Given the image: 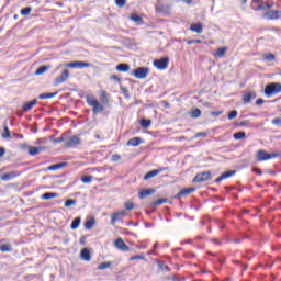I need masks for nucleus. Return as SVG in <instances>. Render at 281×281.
Segmentation results:
<instances>
[{"mask_svg":"<svg viewBox=\"0 0 281 281\" xmlns=\"http://www.w3.org/2000/svg\"><path fill=\"white\" fill-rule=\"evenodd\" d=\"M250 8L255 10V12H262V11L271 10V8H273V2H263L262 0H252Z\"/></svg>","mask_w":281,"mask_h":281,"instance_id":"f257e3e1","label":"nucleus"},{"mask_svg":"<svg viewBox=\"0 0 281 281\" xmlns=\"http://www.w3.org/2000/svg\"><path fill=\"white\" fill-rule=\"evenodd\" d=\"M87 104H89V106H92V111L93 113H102L104 111V105L100 104V102H98V99H95L94 97H87Z\"/></svg>","mask_w":281,"mask_h":281,"instance_id":"f03ea898","label":"nucleus"},{"mask_svg":"<svg viewBox=\"0 0 281 281\" xmlns=\"http://www.w3.org/2000/svg\"><path fill=\"white\" fill-rule=\"evenodd\" d=\"M281 92V83H268L265 88V95L271 98V95H277Z\"/></svg>","mask_w":281,"mask_h":281,"instance_id":"7ed1b4c3","label":"nucleus"},{"mask_svg":"<svg viewBox=\"0 0 281 281\" xmlns=\"http://www.w3.org/2000/svg\"><path fill=\"white\" fill-rule=\"evenodd\" d=\"M262 19H266L267 21H276L281 19V11L268 10L262 14Z\"/></svg>","mask_w":281,"mask_h":281,"instance_id":"20e7f679","label":"nucleus"},{"mask_svg":"<svg viewBox=\"0 0 281 281\" xmlns=\"http://www.w3.org/2000/svg\"><path fill=\"white\" fill-rule=\"evenodd\" d=\"M148 74V68L138 67L132 72V76H134V78H137V80H144V78H147Z\"/></svg>","mask_w":281,"mask_h":281,"instance_id":"39448f33","label":"nucleus"},{"mask_svg":"<svg viewBox=\"0 0 281 281\" xmlns=\"http://www.w3.org/2000/svg\"><path fill=\"white\" fill-rule=\"evenodd\" d=\"M170 61V59H168V57H162L160 59H155L154 60V67H156V69H159L160 71H164V69H168V63Z\"/></svg>","mask_w":281,"mask_h":281,"instance_id":"423d86ee","label":"nucleus"},{"mask_svg":"<svg viewBox=\"0 0 281 281\" xmlns=\"http://www.w3.org/2000/svg\"><path fill=\"white\" fill-rule=\"evenodd\" d=\"M65 67H69L70 69H85L91 67V64L87 61H72L65 64Z\"/></svg>","mask_w":281,"mask_h":281,"instance_id":"0eeeda50","label":"nucleus"},{"mask_svg":"<svg viewBox=\"0 0 281 281\" xmlns=\"http://www.w3.org/2000/svg\"><path fill=\"white\" fill-rule=\"evenodd\" d=\"M276 157H278V154H267L265 150H259L257 153L258 161H269V159H276Z\"/></svg>","mask_w":281,"mask_h":281,"instance_id":"6e6552de","label":"nucleus"},{"mask_svg":"<svg viewBox=\"0 0 281 281\" xmlns=\"http://www.w3.org/2000/svg\"><path fill=\"white\" fill-rule=\"evenodd\" d=\"M210 175H212V172H210V171H203V172L198 173L193 178V183H203V182L207 181V179H210Z\"/></svg>","mask_w":281,"mask_h":281,"instance_id":"1a4fd4ad","label":"nucleus"},{"mask_svg":"<svg viewBox=\"0 0 281 281\" xmlns=\"http://www.w3.org/2000/svg\"><path fill=\"white\" fill-rule=\"evenodd\" d=\"M80 137L71 136L66 140L65 146L66 148H76V146H80Z\"/></svg>","mask_w":281,"mask_h":281,"instance_id":"9d476101","label":"nucleus"},{"mask_svg":"<svg viewBox=\"0 0 281 281\" xmlns=\"http://www.w3.org/2000/svg\"><path fill=\"white\" fill-rule=\"evenodd\" d=\"M126 216V211H119L111 215V225H115V223L122 221Z\"/></svg>","mask_w":281,"mask_h":281,"instance_id":"9b49d317","label":"nucleus"},{"mask_svg":"<svg viewBox=\"0 0 281 281\" xmlns=\"http://www.w3.org/2000/svg\"><path fill=\"white\" fill-rule=\"evenodd\" d=\"M114 247H116V249H119L120 251H131V248L124 243L123 238H117L114 241Z\"/></svg>","mask_w":281,"mask_h":281,"instance_id":"f8f14e48","label":"nucleus"},{"mask_svg":"<svg viewBox=\"0 0 281 281\" xmlns=\"http://www.w3.org/2000/svg\"><path fill=\"white\" fill-rule=\"evenodd\" d=\"M69 80V70L64 69L59 77H56L55 85H63V82H67Z\"/></svg>","mask_w":281,"mask_h":281,"instance_id":"ddd939ff","label":"nucleus"},{"mask_svg":"<svg viewBox=\"0 0 281 281\" xmlns=\"http://www.w3.org/2000/svg\"><path fill=\"white\" fill-rule=\"evenodd\" d=\"M36 104H38V101L36 99L25 102L22 106L23 113H27V111H32V109H34V106H36Z\"/></svg>","mask_w":281,"mask_h":281,"instance_id":"4468645a","label":"nucleus"},{"mask_svg":"<svg viewBox=\"0 0 281 281\" xmlns=\"http://www.w3.org/2000/svg\"><path fill=\"white\" fill-rule=\"evenodd\" d=\"M234 175H236V170L225 171L217 179H215V183H221V181L229 179V177H234Z\"/></svg>","mask_w":281,"mask_h":281,"instance_id":"2eb2a0df","label":"nucleus"},{"mask_svg":"<svg viewBox=\"0 0 281 281\" xmlns=\"http://www.w3.org/2000/svg\"><path fill=\"white\" fill-rule=\"evenodd\" d=\"M192 192H196V188H187L180 190V192L176 195V199H182V196H186L188 194H192Z\"/></svg>","mask_w":281,"mask_h":281,"instance_id":"dca6fc26","label":"nucleus"},{"mask_svg":"<svg viewBox=\"0 0 281 281\" xmlns=\"http://www.w3.org/2000/svg\"><path fill=\"white\" fill-rule=\"evenodd\" d=\"M19 172L18 171H11L8 173H4L1 176L2 181H12V179H16V177H19Z\"/></svg>","mask_w":281,"mask_h":281,"instance_id":"f3484780","label":"nucleus"},{"mask_svg":"<svg viewBox=\"0 0 281 281\" xmlns=\"http://www.w3.org/2000/svg\"><path fill=\"white\" fill-rule=\"evenodd\" d=\"M191 32H195V34H203V24L193 23L190 26Z\"/></svg>","mask_w":281,"mask_h":281,"instance_id":"a211bd4d","label":"nucleus"},{"mask_svg":"<svg viewBox=\"0 0 281 281\" xmlns=\"http://www.w3.org/2000/svg\"><path fill=\"white\" fill-rule=\"evenodd\" d=\"M81 260L89 262L91 260V252L88 248H83L80 252Z\"/></svg>","mask_w":281,"mask_h":281,"instance_id":"6ab92c4d","label":"nucleus"},{"mask_svg":"<svg viewBox=\"0 0 281 281\" xmlns=\"http://www.w3.org/2000/svg\"><path fill=\"white\" fill-rule=\"evenodd\" d=\"M156 12H159L160 14H169L170 7L165 5V4H158L156 7Z\"/></svg>","mask_w":281,"mask_h":281,"instance_id":"aec40b11","label":"nucleus"},{"mask_svg":"<svg viewBox=\"0 0 281 281\" xmlns=\"http://www.w3.org/2000/svg\"><path fill=\"white\" fill-rule=\"evenodd\" d=\"M58 198V193L46 192L41 195L43 201H52V199Z\"/></svg>","mask_w":281,"mask_h":281,"instance_id":"412c9836","label":"nucleus"},{"mask_svg":"<svg viewBox=\"0 0 281 281\" xmlns=\"http://www.w3.org/2000/svg\"><path fill=\"white\" fill-rule=\"evenodd\" d=\"M256 99V93L255 92H247L244 94L243 100L245 102V104H249V102H251V100Z\"/></svg>","mask_w":281,"mask_h":281,"instance_id":"4be33fe9","label":"nucleus"},{"mask_svg":"<svg viewBox=\"0 0 281 281\" xmlns=\"http://www.w3.org/2000/svg\"><path fill=\"white\" fill-rule=\"evenodd\" d=\"M159 172H161V170H159V169L151 170L144 176V180L148 181V179H153V178L157 177V175H159Z\"/></svg>","mask_w":281,"mask_h":281,"instance_id":"5701e85b","label":"nucleus"},{"mask_svg":"<svg viewBox=\"0 0 281 281\" xmlns=\"http://www.w3.org/2000/svg\"><path fill=\"white\" fill-rule=\"evenodd\" d=\"M139 144H144V140H142L139 137H134V138H131L128 142H127V146H139Z\"/></svg>","mask_w":281,"mask_h":281,"instance_id":"b1692460","label":"nucleus"},{"mask_svg":"<svg viewBox=\"0 0 281 281\" xmlns=\"http://www.w3.org/2000/svg\"><path fill=\"white\" fill-rule=\"evenodd\" d=\"M131 21H133L134 23H136V25H144V20L142 19V16L137 15V14H132L130 16Z\"/></svg>","mask_w":281,"mask_h":281,"instance_id":"393cba45","label":"nucleus"},{"mask_svg":"<svg viewBox=\"0 0 281 281\" xmlns=\"http://www.w3.org/2000/svg\"><path fill=\"white\" fill-rule=\"evenodd\" d=\"M58 95V92H50V93H42L38 95L40 100H49L52 98H56Z\"/></svg>","mask_w":281,"mask_h":281,"instance_id":"a878e982","label":"nucleus"},{"mask_svg":"<svg viewBox=\"0 0 281 281\" xmlns=\"http://www.w3.org/2000/svg\"><path fill=\"white\" fill-rule=\"evenodd\" d=\"M155 192V189H145L140 191L139 199H146V196H150Z\"/></svg>","mask_w":281,"mask_h":281,"instance_id":"bb28decb","label":"nucleus"},{"mask_svg":"<svg viewBox=\"0 0 281 281\" xmlns=\"http://www.w3.org/2000/svg\"><path fill=\"white\" fill-rule=\"evenodd\" d=\"M65 166H67V162H59V164H55L47 167V170H50V171L60 170V168H65Z\"/></svg>","mask_w":281,"mask_h":281,"instance_id":"cd10ccee","label":"nucleus"},{"mask_svg":"<svg viewBox=\"0 0 281 281\" xmlns=\"http://www.w3.org/2000/svg\"><path fill=\"white\" fill-rule=\"evenodd\" d=\"M128 69H131V66H128V64H119L116 66V71H121L123 74H126V71H128Z\"/></svg>","mask_w":281,"mask_h":281,"instance_id":"c85d7f7f","label":"nucleus"},{"mask_svg":"<svg viewBox=\"0 0 281 281\" xmlns=\"http://www.w3.org/2000/svg\"><path fill=\"white\" fill-rule=\"evenodd\" d=\"M94 225H95V220L90 218V220L85 222L83 227H85V229H93Z\"/></svg>","mask_w":281,"mask_h":281,"instance_id":"c756f323","label":"nucleus"},{"mask_svg":"<svg viewBox=\"0 0 281 281\" xmlns=\"http://www.w3.org/2000/svg\"><path fill=\"white\" fill-rule=\"evenodd\" d=\"M0 251H2V254L12 251V245H10V244L1 245L0 246Z\"/></svg>","mask_w":281,"mask_h":281,"instance_id":"7c9ffc66","label":"nucleus"},{"mask_svg":"<svg viewBox=\"0 0 281 281\" xmlns=\"http://www.w3.org/2000/svg\"><path fill=\"white\" fill-rule=\"evenodd\" d=\"M48 69H49V66H41L35 71V76H43V74H45V71H47Z\"/></svg>","mask_w":281,"mask_h":281,"instance_id":"2f4dec72","label":"nucleus"},{"mask_svg":"<svg viewBox=\"0 0 281 281\" xmlns=\"http://www.w3.org/2000/svg\"><path fill=\"white\" fill-rule=\"evenodd\" d=\"M111 262L110 261H105V262H102L98 266V270L99 271H104V269H109L111 267Z\"/></svg>","mask_w":281,"mask_h":281,"instance_id":"473e14b6","label":"nucleus"},{"mask_svg":"<svg viewBox=\"0 0 281 281\" xmlns=\"http://www.w3.org/2000/svg\"><path fill=\"white\" fill-rule=\"evenodd\" d=\"M80 221L81 218L80 217H76L72 222H71V229H78V227H80Z\"/></svg>","mask_w":281,"mask_h":281,"instance_id":"72a5a7b5","label":"nucleus"},{"mask_svg":"<svg viewBox=\"0 0 281 281\" xmlns=\"http://www.w3.org/2000/svg\"><path fill=\"white\" fill-rule=\"evenodd\" d=\"M29 155L36 157V155H38V149L34 146H29Z\"/></svg>","mask_w":281,"mask_h":281,"instance_id":"f704fd0d","label":"nucleus"},{"mask_svg":"<svg viewBox=\"0 0 281 281\" xmlns=\"http://www.w3.org/2000/svg\"><path fill=\"white\" fill-rule=\"evenodd\" d=\"M101 101L103 102V104L109 103V95L106 94V91H104V90H101Z\"/></svg>","mask_w":281,"mask_h":281,"instance_id":"c9c22d12","label":"nucleus"},{"mask_svg":"<svg viewBox=\"0 0 281 281\" xmlns=\"http://www.w3.org/2000/svg\"><path fill=\"white\" fill-rule=\"evenodd\" d=\"M245 137H247L245 132H237L234 134V139H245Z\"/></svg>","mask_w":281,"mask_h":281,"instance_id":"e433bc0d","label":"nucleus"},{"mask_svg":"<svg viewBox=\"0 0 281 281\" xmlns=\"http://www.w3.org/2000/svg\"><path fill=\"white\" fill-rule=\"evenodd\" d=\"M150 124H151V121H150V120H146V119H142V120H140V126H142L143 128H148V126H150Z\"/></svg>","mask_w":281,"mask_h":281,"instance_id":"4c0bfd02","label":"nucleus"},{"mask_svg":"<svg viewBox=\"0 0 281 281\" xmlns=\"http://www.w3.org/2000/svg\"><path fill=\"white\" fill-rule=\"evenodd\" d=\"M225 52H227V49L225 47H221L216 50V56L218 58H223V56H225Z\"/></svg>","mask_w":281,"mask_h":281,"instance_id":"58836bf2","label":"nucleus"},{"mask_svg":"<svg viewBox=\"0 0 281 281\" xmlns=\"http://www.w3.org/2000/svg\"><path fill=\"white\" fill-rule=\"evenodd\" d=\"M263 59L268 60V63H271V60L276 59V56L271 53L263 54Z\"/></svg>","mask_w":281,"mask_h":281,"instance_id":"ea45409f","label":"nucleus"},{"mask_svg":"<svg viewBox=\"0 0 281 281\" xmlns=\"http://www.w3.org/2000/svg\"><path fill=\"white\" fill-rule=\"evenodd\" d=\"M82 183H91L93 181V176H83L81 177Z\"/></svg>","mask_w":281,"mask_h":281,"instance_id":"a19ab883","label":"nucleus"},{"mask_svg":"<svg viewBox=\"0 0 281 281\" xmlns=\"http://www.w3.org/2000/svg\"><path fill=\"white\" fill-rule=\"evenodd\" d=\"M30 12H32V7H26L21 10L22 16H27V14H30Z\"/></svg>","mask_w":281,"mask_h":281,"instance_id":"79ce46f5","label":"nucleus"},{"mask_svg":"<svg viewBox=\"0 0 281 281\" xmlns=\"http://www.w3.org/2000/svg\"><path fill=\"white\" fill-rule=\"evenodd\" d=\"M191 117H201V111L199 109L191 111Z\"/></svg>","mask_w":281,"mask_h":281,"instance_id":"37998d69","label":"nucleus"},{"mask_svg":"<svg viewBox=\"0 0 281 281\" xmlns=\"http://www.w3.org/2000/svg\"><path fill=\"white\" fill-rule=\"evenodd\" d=\"M235 117H238V111L233 110L228 113V120H234Z\"/></svg>","mask_w":281,"mask_h":281,"instance_id":"c03bdc74","label":"nucleus"},{"mask_svg":"<svg viewBox=\"0 0 281 281\" xmlns=\"http://www.w3.org/2000/svg\"><path fill=\"white\" fill-rule=\"evenodd\" d=\"M125 210H127L128 212H131V210H133L135 207V205L133 204V202H126L124 204Z\"/></svg>","mask_w":281,"mask_h":281,"instance_id":"a18cd8bd","label":"nucleus"},{"mask_svg":"<svg viewBox=\"0 0 281 281\" xmlns=\"http://www.w3.org/2000/svg\"><path fill=\"white\" fill-rule=\"evenodd\" d=\"M71 205H76V200L70 199L65 202V207H71Z\"/></svg>","mask_w":281,"mask_h":281,"instance_id":"49530a36","label":"nucleus"},{"mask_svg":"<svg viewBox=\"0 0 281 281\" xmlns=\"http://www.w3.org/2000/svg\"><path fill=\"white\" fill-rule=\"evenodd\" d=\"M2 137L4 139L10 138V128H8V126H4V134H2Z\"/></svg>","mask_w":281,"mask_h":281,"instance_id":"de8ad7c7","label":"nucleus"},{"mask_svg":"<svg viewBox=\"0 0 281 281\" xmlns=\"http://www.w3.org/2000/svg\"><path fill=\"white\" fill-rule=\"evenodd\" d=\"M65 140H66L65 136H60V137H58V138H54V139H53V143H54V144H60V143H63V142H65Z\"/></svg>","mask_w":281,"mask_h":281,"instance_id":"09e8293b","label":"nucleus"},{"mask_svg":"<svg viewBox=\"0 0 281 281\" xmlns=\"http://www.w3.org/2000/svg\"><path fill=\"white\" fill-rule=\"evenodd\" d=\"M115 3L119 8H124V5H126V0H115Z\"/></svg>","mask_w":281,"mask_h":281,"instance_id":"8fccbe9b","label":"nucleus"},{"mask_svg":"<svg viewBox=\"0 0 281 281\" xmlns=\"http://www.w3.org/2000/svg\"><path fill=\"white\" fill-rule=\"evenodd\" d=\"M164 203H168V199H158L155 202V205H164Z\"/></svg>","mask_w":281,"mask_h":281,"instance_id":"3c124183","label":"nucleus"},{"mask_svg":"<svg viewBox=\"0 0 281 281\" xmlns=\"http://www.w3.org/2000/svg\"><path fill=\"white\" fill-rule=\"evenodd\" d=\"M206 133H204V132H199V133H196L194 136H193V139H196V138H199V137H206Z\"/></svg>","mask_w":281,"mask_h":281,"instance_id":"603ef678","label":"nucleus"},{"mask_svg":"<svg viewBox=\"0 0 281 281\" xmlns=\"http://www.w3.org/2000/svg\"><path fill=\"white\" fill-rule=\"evenodd\" d=\"M120 159H122V156L117 155V154H114L112 155L111 157V161H120Z\"/></svg>","mask_w":281,"mask_h":281,"instance_id":"864d4df0","label":"nucleus"},{"mask_svg":"<svg viewBox=\"0 0 281 281\" xmlns=\"http://www.w3.org/2000/svg\"><path fill=\"white\" fill-rule=\"evenodd\" d=\"M272 124H273L274 126H281V119H280V117H277V119L272 120Z\"/></svg>","mask_w":281,"mask_h":281,"instance_id":"5fc2aeb1","label":"nucleus"},{"mask_svg":"<svg viewBox=\"0 0 281 281\" xmlns=\"http://www.w3.org/2000/svg\"><path fill=\"white\" fill-rule=\"evenodd\" d=\"M121 91L123 93V95H125L126 98H130L128 95V89L124 88V87H121Z\"/></svg>","mask_w":281,"mask_h":281,"instance_id":"6e6d98bb","label":"nucleus"},{"mask_svg":"<svg viewBox=\"0 0 281 281\" xmlns=\"http://www.w3.org/2000/svg\"><path fill=\"white\" fill-rule=\"evenodd\" d=\"M130 260H144V256L136 255L131 257Z\"/></svg>","mask_w":281,"mask_h":281,"instance_id":"4d7b16f0","label":"nucleus"},{"mask_svg":"<svg viewBox=\"0 0 281 281\" xmlns=\"http://www.w3.org/2000/svg\"><path fill=\"white\" fill-rule=\"evenodd\" d=\"M223 112L221 111H214V112H211V115H213V117H218V115H222Z\"/></svg>","mask_w":281,"mask_h":281,"instance_id":"13d9d810","label":"nucleus"},{"mask_svg":"<svg viewBox=\"0 0 281 281\" xmlns=\"http://www.w3.org/2000/svg\"><path fill=\"white\" fill-rule=\"evenodd\" d=\"M36 149H37V154H38V153H43V150H47V147L38 146V147H36Z\"/></svg>","mask_w":281,"mask_h":281,"instance_id":"bf43d9fd","label":"nucleus"},{"mask_svg":"<svg viewBox=\"0 0 281 281\" xmlns=\"http://www.w3.org/2000/svg\"><path fill=\"white\" fill-rule=\"evenodd\" d=\"M37 144H47V138L37 139Z\"/></svg>","mask_w":281,"mask_h":281,"instance_id":"052dcab7","label":"nucleus"},{"mask_svg":"<svg viewBox=\"0 0 281 281\" xmlns=\"http://www.w3.org/2000/svg\"><path fill=\"white\" fill-rule=\"evenodd\" d=\"M256 104L258 106H260L261 104H265V100L263 99H257Z\"/></svg>","mask_w":281,"mask_h":281,"instance_id":"680f3d73","label":"nucleus"},{"mask_svg":"<svg viewBox=\"0 0 281 281\" xmlns=\"http://www.w3.org/2000/svg\"><path fill=\"white\" fill-rule=\"evenodd\" d=\"M3 155H5V148L0 147V159L3 157Z\"/></svg>","mask_w":281,"mask_h":281,"instance_id":"e2e57ef3","label":"nucleus"},{"mask_svg":"<svg viewBox=\"0 0 281 281\" xmlns=\"http://www.w3.org/2000/svg\"><path fill=\"white\" fill-rule=\"evenodd\" d=\"M160 269H162L165 271H170V268H168V266H160Z\"/></svg>","mask_w":281,"mask_h":281,"instance_id":"0e129e2a","label":"nucleus"},{"mask_svg":"<svg viewBox=\"0 0 281 281\" xmlns=\"http://www.w3.org/2000/svg\"><path fill=\"white\" fill-rule=\"evenodd\" d=\"M255 172H257V175H259V176L262 175V170H260V169H255Z\"/></svg>","mask_w":281,"mask_h":281,"instance_id":"69168bd1","label":"nucleus"},{"mask_svg":"<svg viewBox=\"0 0 281 281\" xmlns=\"http://www.w3.org/2000/svg\"><path fill=\"white\" fill-rule=\"evenodd\" d=\"M187 43H188L189 45H193L194 40H189V41H187Z\"/></svg>","mask_w":281,"mask_h":281,"instance_id":"338daca9","label":"nucleus"},{"mask_svg":"<svg viewBox=\"0 0 281 281\" xmlns=\"http://www.w3.org/2000/svg\"><path fill=\"white\" fill-rule=\"evenodd\" d=\"M194 43H201V40H193Z\"/></svg>","mask_w":281,"mask_h":281,"instance_id":"774afa93","label":"nucleus"}]
</instances>
